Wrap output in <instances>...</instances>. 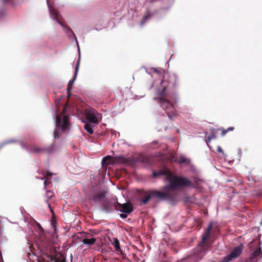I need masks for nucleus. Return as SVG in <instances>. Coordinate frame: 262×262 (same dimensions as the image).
I'll return each instance as SVG.
<instances>
[{"mask_svg": "<svg viewBox=\"0 0 262 262\" xmlns=\"http://www.w3.org/2000/svg\"><path fill=\"white\" fill-rule=\"evenodd\" d=\"M154 72L159 74H162L164 73V70L162 68L154 69Z\"/></svg>", "mask_w": 262, "mask_h": 262, "instance_id": "28", "label": "nucleus"}, {"mask_svg": "<svg viewBox=\"0 0 262 262\" xmlns=\"http://www.w3.org/2000/svg\"><path fill=\"white\" fill-rule=\"evenodd\" d=\"M161 107L165 111L170 119L177 116L176 111L173 104L168 100L161 97L158 99Z\"/></svg>", "mask_w": 262, "mask_h": 262, "instance_id": "3", "label": "nucleus"}, {"mask_svg": "<svg viewBox=\"0 0 262 262\" xmlns=\"http://www.w3.org/2000/svg\"><path fill=\"white\" fill-rule=\"evenodd\" d=\"M217 150L218 152L223 154V150L220 146L217 147Z\"/></svg>", "mask_w": 262, "mask_h": 262, "instance_id": "33", "label": "nucleus"}, {"mask_svg": "<svg viewBox=\"0 0 262 262\" xmlns=\"http://www.w3.org/2000/svg\"><path fill=\"white\" fill-rule=\"evenodd\" d=\"M111 203L114 206L115 210L120 212L129 214L133 211V206L130 203H126L121 204L117 202V199H113Z\"/></svg>", "mask_w": 262, "mask_h": 262, "instance_id": "4", "label": "nucleus"}, {"mask_svg": "<svg viewBox=\"0 0 262 262\" xmlns=\"http://www.w3.org/2000/svg\"><path fill=\"white\" fill-rule=\"evenodd\" d=\"M66 110V107H64L63 108V113H64V112H65Z\"/></svg>", "mask_w": 262, "mask_h": 262, "instance_id": "37", "label": "nucleus"}, {"mask_svg": "<svg viewBox=\"0 0 262 262\" xmlns=\"http://www.w3.org/2000/svg\"><path fill=\"white\" fill-rule=\"evenodd\" d=\"M39 228H41L42 230H43V229H42V227L40 226V225H39Z\"/></svg>", "mask_w": 262, "mask_h": 262, "instance_id": "39", "label": "nucleus"}, {"mask_svg": "<svg viewBox=\"0 0 262 262\" xmlns=\"http://www.w3.org/2000/svg\"><path fill=\"white\" fill-rule=\"evenodd\" d=\"M84 129L90 134H93L94 133L93 129H92V125L89 123H86L84 126Z\"/></svg>", "mask_w": 262, "mask_h": 262, "instance_id": "25", "label": "nucleus"}, {"mask_svg": "<svg viewBox=\"0 0 262 262\" xmlns=\"http://www.w3.org/2000/svg\"><path fill=\"white\" fill-rule=\"evenodd\" d=\"M151 198L152 199V196H151V190H150L149 191V192L148 193L146 194L145 198L142 199L141 202H142V204H146L148 202V201Z\"/></svg>", "mask_w": 262, "mask_h": 262, "instance_id": "21", "label": "nucleus"}, {"mask_svg": "<svg viewBox=\"0 0 262 262\" xmlns=\"http://www.w3.org/2000/svg\"><path fill=\"white\" fill-rule=\"evenodd\" d=\"M2 1L4 4H8L13 7L15 6V3L13 0H2Z\"/></svg>", "mask_w": 262, "mask_h": 262, "instance_id": "26", "label": "nucleus"}, {"mask_svg": "<svg viewBox=\"0 0 262 262\" xmlns=\"http://www.w3.org/2000/svg\"><path fill=\"white\" fill-rule=\"evenodd\" d=\"M45 177L46 179H48L50 177L52 176V173L48 171H47L45 173Z\"/></svg>", "mask_w": 262, "mask_h": 262, "instance_id": "29", "label": "nucleus"}, {"mask_svg": "<svg viewBox=\"0 0 262 262\" xmlns=\"http://www.w3.org/2000/svg\"><path fill=\"white\" fill-rule=\"evenodd\" d=\"M84 113L85 117L89 122L93 123L99 122L98 117L96 116L98 113L95 109L92 108L86 109L85 110Z\"/></svg>", "mask_w": 262, "mask_h": 262, "instance_id": "6", "label": "nucleus"}, {"mask_svg": "<svg viewBox=\"0 0 262 262\" xmlns=\"http://www.w3.org/2000/svg\"><path fill=\"white\" fill-rule=\"evenodd\" d=\"M105 196V192L104 191H94L92 194L91 199L95 202L100 201Z\"/></svg>", "mask_w": 262, "mask_h": 262, "instance_id": "11", "label": "nucleus"}, {"mask_svg": "<svg viewBox=\"0 0 262 262\" xmlns=\"http://www.w3.org/2000/svg\"><path fill=\"white\" fill-rule=\"evenodd\" d=\"M127 213H121L120 214V216L122 219H126L127 217Z\"/></svg>", "mask_w": 262, "mask_h": 262, "instance_id": "31", "label": "nucleus"}, {"mask_svg": "<svg viewBox=\"0 0 262 262\" xmlns=\"http://www.w3.org/2000/svg\"><path fill=\"white\" fill-rule=\"evenodd\" d=\"M243 251V248L241 246L235 247L231 252L223 257L222 262H229L232 259L237 257L240 255Z\"/></svg>", "mask_w": 262, "mask_h": 262, "instance_id": "7", "label": "nucleus"}, {"mask_svg": "<svg viewBox=\"0 0 262 262\" xmlns=\"http://www.w3.org/2000/svg\"><path fill=\"white\" fill-rule=\"evenodd\" d=\"M218 130H221V135L222 136H224L228 132L230 131H233L234 129V127H229L227 128L226 129L224 128H219Z\"/></svg>", "mask_w": 262, "mask_h": 262, "instance_id": "23", "label": "nucleus"}, {"mask_svg": "<svg viewBox=\"0 0 262 262\" xmlns=\"http://www.w3.org/2000/svg\"><path fill=\"white\" fill-rule=\"evenodd\" d=\"M55 262H66V259L65 257H63L61 259L56 258L55 260Z\"/></svg>", "mask_w": 262, "mask_h": 262, "instance_id": "30", "label": "nucleus"}, {"mask_svg": "<svg viewBox=\"0 0 262 262\" xmlns=\"http://www.w3.org/2000/svg\"><path fill=\"white\" fill-rule=\"evenodd\" d=\"M48 8L49 10V12L50 15L53 19H56L57 21L62 27H64V25L62 21L60 19V14L58 11L55 9L53 6L48 5Z\"/></svg>", "mask_w": 262, "mask_h": 262, "instance_id": "9", "label": "nucleus"}, {"mask_svg": "<svg viewBox=\"0 0 262 262\" xmlns=\"http://www.w3.org/2000/svg\"><path fill=\"white\" fill-rule=\"evenodd\" d=\"M168 81L169 84L172 87L176 88L179 85V80L177 75L174 74H172L168 76Z\"/></svg>", "mask_w": 262, "mask_h": 262, "instance_id": "12", "label": "nucleus"}, {"mask_svg": "<svg viewBox=\"0 0 262 262\" xmlns=\"http://www.w3.org/2000/svg\"><path fill=\"white\" fill-rule=\"evenodd\" d=\"M31 151L33 153L39 154L43 152L52 153L54 151V145L52 144L50 147L42 148L38 146H33L31 147Z\"/></svg>", "mask_w": 262, "mask_h": 262, "instance_id": "8", "label": "nucleus"}, {"mask_svg": "<svg viewBox=\"0 0 262 262\" xmlns=\"http://www.w3.org/2000/svg\"><path fill=\"white\" fill-rule=\"evenodd\" d=\"M50 182H48V179H46L45 180V182H44V185H45V187H44V188L46 189V187L48 185V184Z\"/></svg>", "mask_w": 262, "mask_h": 262, "instance_id": "32", "label": "nucleus"}, {"mask_svg": "<svg viewBox=\"0 0 262 262\" xmlns=\"http://www.w3.org/2000/svg\"><path fill=\"white\" fill-rule=\"evenodd\" d=\"M114 162L123 164H132L133 162V160L132 158H127L123 156H120L114 157Z\"/></svg>", "mask_w": 262, "mask_h": 262, "instance_id": "10", "label": "nucleus"}, {"mask_svg": "<svg viewBox=\"0 0 262 262\" xmlns=\"http://www.w3.org/2000/svg\"><path fill=\"white\" fill-rule=\"evenodd\" d=\"M150 17V15L149 14H147L146 15H145L144 16H143V19L141 21V25H144L146 22V21L147 20V19Z\"/></svg>", "mask_w": 262, "mask_h": 262, "instance_id": "27", "label": "nucleus"}, {"mask_svg": "<svg viewBox=\"0 0 262 262\" xmlns=\"http://www.w3.org/2000/svg\"><path fill=\"white\" fill-rule=\"evenodd\" d=\"M112 158V157L110 156L104 157L101 161L102 167L106 166L108 164H112V162H111Z\"/></svg>", "mask_w": 262, "mask_h": 262, "instance_id": "17", "label": "nucleus"}, {"mask_svg": "<svg viewBox=\"0 0 262 262\" xmlns=\"http://www.w3.org/2000/svg\"><path fill=\"white\" fill-rule=\"evenodd\" d=\"M216 138V135L215 132V130L214 128H212L211 129V135L207 137L206 142L207 143H208L210 142L212 139H215Z\"/></svg>", "mask_w": 262, "mask_h": 262, "instance_id": "20", "label": "nucleus"}, {"mask_svg": "<svg viewBox=\"0 0 262 262\" xmlns=\"http://www.w3.org/2000/svg\"><path fill=\"white\" fill-rule=\"evenodd\" d=\"M96 241V239L95 238H84L83 239L82 242L85 245L91 246L95 243Z\"/></svg>", "mask_w": 262, "mask_h": 262, "instance_id": "18", "label": "nucleus"}, {"mask_svg": "<svg viewBox=\"0 0 262 262\" xmlns=\"http://www.w3.org/2000/svg\"><path fill=\"white\" fill-rule=\"evenodd\" d=\"M136 161L145 163L148 162V158L143 155H140L136 158Z\"/></svg>", "mask_w": 262, "mask_h": 262, "instance_id": "22", "label": "nucleus"}, {"mask_svg": "<svg viewBox=\"0 0 262 262\" xmlns=\"http://www.w3.org/2000/svg\"><path fill=\"white\" fill-rule=\"evenodd\" d=\"M152 144L156 145V144H157L158 143V142L157 141H154L152 142Z\"/></svg>", "mask_w": 262, "mask_h": 262, "instance_id": "35", "label": "nucleus"}, {"mask_svg": "<svg viewBox=\"0 0 262 262\" xmlns=\"http://www.w3.org/2000/svg\"><path fill=\"white\" fill-rule=\"evenodd\" d=\"M176 161L177 162H178L180 164H184L188 165L190 163V160L183 156H181L178 157L176 159Z\"/></svg>", "mask_w": 262, "mask_h": 262, "instance_id": "15", "label": "nucleus"}, {"mask_svg": "<svg viewBox=\"0 0 262 262\" xmlns=\"http://www.w3.org/2000/svg\"><path fill=\"white\" fill-rule=\"evenodd\" d=\"M56 128L54 130V136L55 139H59L61 134V130L69 129V116L68 115H57Z\"/></svg>", "mask_w": 262, "mask_h": 262, "instance_id": "2", "label": "nucleus"}, {"mask_svg": "<svg viewBox=\"0 0 262 262\" xmlns=\"http://www.w3.org/2000/svg\"><path fill=\"white\" fill-rule=\"evenodd\" d=\"M54 192L52 191L48 190L46 192V196L47 199L46 200V203L48 204L49 208L50 209L51 211L53 212V211L51 209V205L49 203V200L54 196Z\"/></svg>", "mask_w": 262, "mask_h": 262, "instance_id": "14", "label": "nucleus"}, {"mask_svg": "<svg viewBox=\"0 0 262 262\" xmlns=\"http://www.w3.org/2000/svg\"><path fill=\"white\" fill-rule=\"evenodd\" d=\"M67 29L68 30H69V31L74 36V37H75V35L74 34V33L73 32L72 30L70 28H68V27H66Z\"/></svg>", "mask_w": 262, "mask_h": 262, "instance_id": "34", "label": "nucleus"}, {"mask_svg": "<svg viewBox=\"0 0 262 262\" xmlns=\"http://www.w3.org/2000/svg\"><path fill=\"white\" fill-rule=\"evenodd\" d=\"M213 227L212 223H210L206 231L203 233L202 237V241L199 244L201 249L203 251L206 250L208 247L209 245L206 244V242L210 237V231Z\"/></svg>", "mask_w": 262, "mask_h": 262, "instance_id": "5", "label": "nucleus"}, {"mask_svg": "<svg viewBox=\"0 0 262 262\" xmlns=\"http://www.w3.org/2000/svg\"><path fill=\"white\" fill-rule=\"evenodd\" d=\"M78 68H79V62L77 63V66L75 68V75H74L73 79L72 80H71L68 83L67 89L68 93H70V92L72 90V85H73V84L74 82V81L76 78V76H77V72L78 71Z\"/></svg>", "mask_w": 262, "mask_h": 262, "instance_id": "13", "label": "nucleus"}, {"mask_svg": "<svg viewBox=\"0 0 262 262\" xmlns=\"http://www.w3.org/2000/svg\"><path fill=\"white\" fill-rule=\"evenodd\" d=\"M113 199H111L109 201L107 202L106 203L103 204L104 210H105L106 212L111 211L113 210L114 209H115L114 206L111 203V201ZM115 199H117L115 198Z\"/></svg>", "mask_w": 262, "mask_h": 262, "instance_id": "16", "label": "nucleus"}, {"mask_svg": "<svg viewBox=\"0 0 262 262\" xmlns=\"http://www.w3.org/2000/svg\"><path fill=\"white\" fill-rule=\"evenodd\" d=\"M113 242L112 243L113 245L115 248L116 251H119L120 250V243L119 240L116 238H113Z\"/></svg>", "mask_w": 262, "mask_h": 262, "instance_id": "24", "label": "nucleus"}, {"mask_svg": "<svg viewBox=\"0 0 262 262\" xmlns=\"http://www.w3.org/2000/svg\"><path fill=\"white\" fill-rule=\"evenodd\" d=\"M261 250L260 248H257L252 254L251 259L256 258L255 260H257V257L261 255Z\"/></svg>", "mask_w": 262, "mask_h": 262, "instance_id": "19", "label": "nucleus"}, {"mask_svg": "<svg viewBox=\"0 0 262 262\" xmlns=\"http://www.w3.org/2000/svg\"><path fill=\"white\" fill-rule=\"evenodd\" d=\"M165 89H166V88H165V87L163 88V93H164V92L165 91Z\"/></svg>", "mask_w": 262, "mask_h": 262, "instance_id": "38", "label": "nucleus"}, {"mask_svg": "<svg viewBox=\"0 0 262 262\" xmlns=\"http://www.w3.org/2000/svg\"><path fill=\"white\" fill-rule=\"evenodd\" d=\"M160 176H165L166 180L169 184L162 188V191L158 190H151L152 199H157L159 201H168L170 203H175L177 199V194L172 191L181 187H190L192 185V182L189 179L183 177L176 176L167 168H163L158 171H153V176L157 177Z\"/></svg>", "mask_w": 262, "mask_h": 262, "instance_id": "1", "label": "nucleus"}, {"mask_svg": "<svg viewBox=\"0 0 262 262\" xmlns=\"http://www.w3.org/2000/svg\"><path fill=\"white\" fill-rule=\"evenodd\" d=\"M21 146L23 148H25L26 147V144L25 143H21Z\"/></svg>", "mask_w": 262, "mask_h": 262, "instance_id": "36", "label": "nucleus"}]
</instances>
